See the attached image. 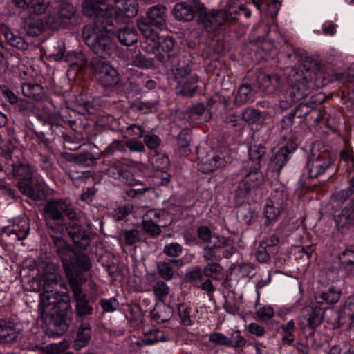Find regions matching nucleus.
<instances>
[{
  "label": "nucleus",
  "instance_id": "f257e3e1",
  "mask_svg": "<svg viewBox=\"0 0 354 354\" xmlns=\"http://www.w3.org/2000/svg\"><path fill=\"white\" fill-rule=\"evenodd\" d=\"M48 270L52 272H45L43 276V292L41 295L40 304L44 310H53L52 315H62L69 308L70 297L66 285L60 282L61 275L58 268L54 265H48Z\"/></svg>",
  "mask_w": 354,
  "mask_h": 354
},
{
  "label": "nucleus",
  "instance_id": "f03ea898",
  "mask_svg": "<svg viewBox=\"0 0 354 354\" xmlns=\"http://www.w3.org/2000/svg\"><path fill=\"white\" fill-rule=\"evenodd\" d=\"M137 26L143 36L140 44L142 49L145 52L154 53L156 58L162 62H168L174 53V39L170 36H159L144 17L138 18Z\"/></svg>",
  "mask_w": 354,
  "mask_h": 354
},
{
  "label": "nucleus",
  "instance_id": "7ed1b4c3",
  "mask_svg": "<svg viewBox=\"0 0 354 354\" xmlns=\"http://www.w3.org/2000/svg\"><path fill=\"white\" fill-rule=\"evenodd\" d=\"M200 10L198 23L207 31H213L226 21H236L237 15L241 12L244 13L246 18L251 15L250 10H248L243 3H239L237 0H229L227 10H212L207 12L204 10L203 4L198 6Z\"/></svg>",
  "mask_w": 354,
  "mask_h": 354
},
{
  "label": "nucleus",
  "instance_id": "20e7f679",
  "mask_svg": "<svg viewBox=\"0 0 354 354\" xmlns=\"http://www.w3.org/2000/svg\"><path fill=\"white\" fill-rule=\"evenodd\" d=\"M82 35L85 43L100 57H109L115 50L111 29L103 24L86 26L82 30Z\"/></svg>",
  "mask_w": 354,
  "mask_h": 354
},
{
  "label": "nucleus",
  "instance_id": "39448f33",
  "mask_svg": "<svg viewBox=\"0 0 354 354\" xmlns=\"http://www.w3.org/2000/svg\"><path fill=\"white\" fill-rule=\"evenodd\" d=\"M53 239L61 257L62 265L64 266L63 257L65 256L68 259V262L73 273V279L78 282L76 279V274L77 272L87 271L91 268V263L90 259L86 255L75 257L74 251L62 237L53 236Z\"/></svg>",
  "mask_w": 354,
  "mask_h": 354
},
{
  "label": "nucleus",
  "instance_id": "423d86ee",
  "mask_svg": "<svg viewBox=\"0 0 354 354\" xmlns=\"http://www.w3.org/2000/svg\"><path fill=\"white\" fill-rule=\"evenodd\" d=\"M63 261L64 270L75 299L77 315L80 317L89 316L92 314L93 308L86 295L82 291L80 284L73 279V273L66 257L64 256Z\"/></svg>",
  "mask_w": 354,
  "mask_h": 354
},
{
  "label": "nucleus",
  "instance_id": "0eeeda50",
  "mask_svg": "<svg viewBox=\"0 0 354 354\" xmlns=\"http://www.w3.org/2000/svg\"><path fill=\"white\" fill-rule=\"evenodd\" d=\"M320 144L313 145L311 154L307 162L308 176L316 178L323 174L331 165V156L325 149L320 150Z\"/></svg>",
  "mask_w": 354,
  "mask_h": 354
},
{
  "label": "nucleus",
  "instance_id": "6e6552de",
  "mask_svg": "<svg viewBox=\"0 0 354 354\" xmlns=\"http://www.w3.org/2000/svg\"><path fill=\"white\" fill-rule=\"evenodd\" d=\"M174 77L177 82V93L192 96L198 88V77L196 74L191 73L190 67L187 65L177 68Z\"/></svg>",
  "mask_w": 354,
  "mask_h": 354
},
{
  "label": "nucleus",
  "instance_id": "1a4fd4ad",
  "mask_svg": "<svg viewBox=\"0 0 354 354\" xmlns=\"http://www.w3.org/2000/svg\"><path fill=\"white\" fill-rule=\"evenodd\" d=\"M171 223V217L164 210H149L144 216L142 226L144 230L151 235H158L160 227H166Z\"/></svg>",
  "mask_w": 354,
  "mask_h": 354
},
{
  "label": "nucleus",
  "instance_id": "9d476101",
  "mask_svg": "<svg viewBox=\"0 0 354 354\" xmlns=\"http://www.w3.org/2000/svg\"><path fill=\"white\" fill-rule=\"evenodd\" d=\"M286 201V195L282 191H275L271 194L263 211L266 225L273 224L277 221L285 207Z\"/></svg>",
  "mask_w": 354,
  "mask_h": 354
},
{
  "label": "nucleus",
  "instance_id": "9b49d317",
  "mask_svg": "<svg viewBox=\"0 0 354 354\" xmlns=\"http://www.w3.org/2000/svg\"><path fill=\"white\" fill-rule=\"evenodd\" d=\"M290 82L292 85L288 90V100L286 104H283L282 103L281 104L285 109L294 102L304 98L309 93L308 82L302 75L298 74L295 71H292V74L290 75Z\"/></svg>",
  "mask_w": 354,
  "mask_h": 354
},
{
  "label": "nucleus",
  "instance_id": "f8f14e48",
  "mask_svg": "<svg viewBox=\"0 0 354 354\" xmlns=\"http://www.w3.org/2000/svg\"><path fill=\"white\" fill-rule=\"evenodd\" d=\"M95 77L104 87H111L119 81L117 71L109 64L98 62L95 66Z\"/></svg>",
  "mask_w": 354,
  "mask_h": 354
},
{
  "label": "nucleus",
  "instance_id": "ddd939ff",
  "mask_svg": "<svg viewBox=\"0 0 354 354\" xmlns=\"http://www.w3.org/2000/svg\"><path fill=\"white\" fill-rule=\"evenodd\" d=\"M35 170L30 165H24V194L34 201L39 200L44 196L43 191L35 182Z\"/></svg>",
  "mask_w": 354,
  "mask_h": 354
},
{
  "label": "nucleus",
  "instance_id": "4468645a",
  "mask_svg": "<svg viewBox=\"0 0 354 354\" xmlns=\"http://www.w3.org/2000/svg\"><path fill=\"white\" fill-rule=\"evenodd\" d=\"M334 222L337 231L343 233L354 226V201L345 205L334 216Z\"/></svg>",
  "mask_w": 354,
  "mask_h": 354
},
{
  "label": "nucleus",
  "instance_id": "2eb2a0df",
  "mask_svg": "<svg viewBox=\"0 0 354 354\" xmlns=\"http://www.w3.org/2000/svg\"><path fill=\"white\" fill-rule=\"evenodd\" d=\"M105 173L115 179H118L122 183L134 186L138 184V180L129 171L124 170L123 161L116 160L111 163Z\"/></svg>",
  "mask_w": 354,
  "mask_h": 354
},
{
  "label": "nucleus",
  "instance_id": "dca6fc26",
  "mask_svg": "<svg viewBox=\"0 0 354 354\" xmlns=\"http://www.w3.org/2000/svg\"><path fill=\"white\" fill-rule=\"evenodd\" d=\"M297 144L294 139H291L286 145L281 147L274 154L269 165V168L272 171L279 172L288 161V156L296 150Z\"/></svg>",
  "mask_w": 354,
  "mask_h": 354
},
{
  "label": "nucleus",
  "instance_id": "f3484780",
  "mask_svg": "<svg viewBox=\"0 0 354 354\" xmlns=\"http://www.w3.org/2000/svg\"><path fill=\"white\" fill-rule=\"evenodd\" d=\"M115 7L109 8L110 15H115V18L122 17H133L138 12V3L136 0H113Z\"/></svg>",
  "mask_w": 354,
  "mask_h": 354
},
{
  "label": "nucleus",
  "instance_id": "a211bd4d",
  "mask_svg": "<svg viewBox=\"0 0 354 354\" xmlns=\"http://www.w3.org/2000/svg\"><path fill=\"white\" fill-rule=\"evenodd\" d=\"M46 211L48 212L53 219L59 221L62 217V211H63L69 218L74 219L75 212L71 205L66 201H50L45 206Z\"/></svg>",
  "mask_w": 354,
  "mask_h": 354
},
{
  "label": "nucleus",
  "instance_id": "6ab92c4d",
  "mask_svg": "<svg viewBox=\"0 0 354 354\" xmlns=\"http://www.w3.org/2000/svg\"><path fill=\"white\" fill-rule=\"evenodd\" d=\"M301 318L306 322L308 328L315 329L324 318V310L317 306H306L301 311Z\"/></svg>",
  "mask_w": 354,
  "mask_h": 354
},
{
  "label": "nucleus",
  "instance_id": "aec40b11",
  "mask_svg": "<svg viewBox=\"0 0 354 354\" xmlns=\"http://www.w3.org/2000/svg\"><path fill=\"white\" fill-rule=\"evenodd\" d=\"M146 15L149 20V22H146L149 24L151 28V26H153L161 28L166 25L167 17V9L161 4H157L149 8ZM145 19L147 21L146 19Z\"/></svg>",
  "mask_w": 354,
  "mask_h": 354
},
{
  "label": "nucleus",
  "instance_id": "412c9836",
  "mask_svg": "<svg viewBox=\"0 0 354 354\" xmlns=\"http://www.w3.org/2000/svg\"><path fill=\"white\" fill-rule=\"evenodd\" d=\"M68 233L74 243L81 248H86L90 243L88 233L75 221L66 227Z\"/></svg>",
  "mask_w": 354,
  "mask_h": 354
},
{
  "label": "nucleus",
  "instance_id": "4be33fe9",
  "mask_svg": "<svg viewBox=\"0 0 354 354\" xmlns=\"http://www.w3.org/2000/svg\"><path fill=\"white\" fill-rule=\"evenodd\" d=\"M149 161L155 169L162 173V180L158 183L162 185H167L170 181V176L166 173L169 167L168 156L165 154L156 153L150 157Z\"/></svg>",
  "mask_w": 354,
  "mask_h": 354
},
{
  "label": "nucleus",
  "instance_id": "5701e85b",
  "mask_svg": "<svg viewBox=\"0 0 354 354\" xmlns=\"http://www.w3.org/2000/svg\"><path fill=\"white\" fill-rule=\"evenodd\" d=\"M263 181V174L258 169L249 172L239 185L241 193H248L250 189L259 186Z\"/></svg>",
  "mask_w": 354,
  "mask_h": 354
},
{
  "label": "nucleus",
  "instance_id": "b1692460",
  "mask_svg": "<svg viewBox=\"0 0 354 354\" xmlns=\"http://www.w3.org/2000/svg\"><path fill=\"white\" fill-rule=\"evenodd\" d=\"M230 158L225 159L223 153L213 156L209 159L202 158L200 164V170L205 174L213 172L214 171L223 167L229 162Z\"/></svg>",
  "mask_w": 354,
  "mask_h": 354
},
{
  "label": "nucleus",
  "instance_id": "393cba45",
  "mask_svg": "<svg viewBox=\"0 0 354 354\" xmlns=\"http://www.w3.org/2000/svg\"><path fill=\"white\" fill-rule=\"evenodd\" d=\"M51 57L56 61L65 59L66 62H69L71 67L77 68V70L83 68L86 66V60L82 53H75V52H68L64 55L62 51L57 54H53Z\"/></svg>",
  "mask_w": 354,
  "mask_h": 354
},
{
  "label": "nucleus",
  "instance_id": "a878e982",
  "mask_svg": "<svg viewBox=\"0 0 354 354\" xmlns=\"http://www.w3.org/2000/svg\"><path fill=\"white\" fill-rule=\"evenodd\" d=\"M167 340V337L162 331L154 329L145 333L136 342V344L138 346H149Z\"/></svg>",
  "mask_w": 354,
  "mask_h": 354
},
{
  "label": "nucleus",
  "instance_id": "bb28decb",
  "mask_svg": "<svg viewBox=\"0 0 354 354\" xmlns=\"http://www.w3.org/2000/svg\"><path fill=\"white\" fill-rule=\"evenodd\" d=\"M172 315L173 310L171 306L163 302L156 304L151 312L152 319L157 323H163L168 321L172 317Z\"/></svg>",
  "mask_w": 354,
  "mask_h": 354
},
{
  "label": "nucleus",
  "instance_id": "cd10ccee",
  "mask_svg": "<svg viewBox=\"0 0 354 354\" xmlns=\"http://www.w3.org/2000/svg\"><path fill=\"white\" fill-rule=\"evenodd\" d=\"M119 41L124 45L131 46L138 40V35L133 24H127L116 33Z\"/></svg>",
  "mask_w": 354,
  "mask_h": 354
},
{
  "label": "nucleus",
  "instance_id": "c85d7f7f",
  "mask_svg": "<svg viewBox=\"0 0 354 354\" xmlns=\"http://www.w3.org/2000/svg\"><path fill=\"white\" fill-rule=\"evenodd\" d=\"M195 11L192 5L180 2L175 5L172 14L178 20L190 21L194 17Z\"/></svg>",
  "mask_w": 354,
  "mask_h": 354
},
{
  "label": "nucleus",
  "instance_id": "c756f323",
  "mask_svg": "<svg viewBox=\"0 0 354 354\" xmlns=\"http://www.w3.org/2000/svg\"><path fill=\"white\" fill-rule=\"evenodd\" d=\"M105 0H84L82 3V12L84 15L92 17L98 16L103 11L102 6Z\"/></svg>",
  "mask_w": 354,
  "mask_h": 354
},
{
  "label": "nucleus",
  "instance_id": "7c9ffc66",
  "mask_svg": "<svg viewBox=\"0 0 354 354\" xmlns=\"http://www.w3.org/2000/svg\"><path fill=\"white\" fill-rule=\"evenodd\" d=\"M17 338V332L12 323L0 321V343L11 342Z\"/></svg>",
  "mask_w": 354,
  "mask_h": 354
},
{
  "label": "nucleus",
  "instance_id": "2f4dec72",
  "mask_svg": "<svg viewBox=\"0 0 354 354\" xmlns=\"http://www.w3.org/2000/svg\"><path fill=\"white\" fill-rule=\"evenodd\" d=\"M91 329L89 324H82L77 334V338L74 344L75 348L80 349L85 346L91 339Z\"/></svg>",
  "mask_w": 354,
  "mask_h": 354
},
{
  "label": "nucleus",
  "instance_id": "473e14b6",
  "mask_svg": "<svg viewBox=\"0 0 354 354\" xmlns=\"http://www.w3.org/2000/svg\"><path fill=\"white\" fill-rule=\"evenodd\" d=\"M28 12L32 15H39L44 13L50 5V0H24Z\"/></svg>",
  "mask_w": 354,
  "mask_h": 354
},
{
  "label": "nucleus",
  "instance_id": "72a5a7b5",
  "mask_svg": "<svg viewBox=\"0 0 354 354\" xmlns=\"http://www.w3.org/2000/svg\"><path fill=\"white\" fill-rule=\"evenodd\" d=\"M304 112V116L310 113L308 106L306 104H300L295 110L294 113H290L286 115L282 121L281 125L283 128H288L293 124L294 116L297 115L298 117L301 118L303 116L302 113Z\"/></svg>",
  "mask_w": 354,
  "mask_h": 354
},
{
  "label": "nucleus",
  "instance_id": "f704fd0d",
  "mask_svg": "<svg viewBox=\"0 0 354 354\" xmlns=\"http://www.w3.org/2000/svg\"><path fill=\"white\" fill-rule=\"evenodd\" d=\"M254 92L250 85L241 86L235 97L234 102L238 105L248 103L252 100Z\"/></svg>",
  "mask_w": 354,
  "mask_h": 354
},
{
  "label": "nucleus",
  "instance_id": "c9c22d12",
  "mask_svg": "<svg viewBox=\"0 0 354 354\" xmlns=\"http://www.w3.org/2000/svg\"><path fill=\"white\" fill-rule=\"evenodd\" d=\"M222 271V267L216 263H208L204 268V274L206 277L218 280L223 277Z\"/></svg>",
  "mask_w": 354,
  "mask_h": 354
},
{
  "label": "nucleus",
  "instance_id": "e433bc0d",
  "mask_svg": "<svg viewBox=\"0 0 354 354\" xmlns=\"http://www.w3.org/2000/svg\"><path fill=\"white\" fill-rule=\"evenodd\" d=\"M153 292L157 299L164 302L169 294V287L163 281H158L153 288Z\"/></svg>",
  "mask_w": 354,
  "mask_h": 354
},
{
  "label": "nucleus",
  "instance_id": "4c0bfd02",
  "mask_svg": "<svg viewBox=\"0 0 354 354\" xmlns=\"http://www.w3.org/2000/svg\"><path fill=\"white\" fill-rule=\"evenodd\" d=\"M192 308L185 304H181L178 306V313L182 323L186 326H190L193 323Z\"/></svg>",
  "mask_w": 354,
  "mask_h": 354
},
{
  "label": "nucleus",
  "instance_id": "58836bf2",
  "mask_svg": "<svg viewBox=\"0 0 354 354\" xmlns=\"http://www.w3.org/2000/svg\"><path fill=\"white\" fill-rule=\"evenodd\" d=\"M340 295L341 292L339 290L335 288H330L321 294L320 298L326 304H335L339 299Z\"/></svg>",
  "mask_w": 354,
  "mask_h": 354
},
{
  "label": "nucleus",
  "instance_id": "ea45409f",
  "mask_svg": "<svg viewBox=\"0 0 354 354\" xmlns=\"http://www.w3.org/2000/svg\"><path fill=\"white\" fill-rule=\"evenodd\" d=\"M131 64L140 68H151L153 66L152 59L146 58L141 54H138L132 57Z\"/></svg>",
  "mask_w": 354,
  "mask_h": 354
},
{
  "label": "nucleus",
  "instance_id": "a19ab883",
  "mask_svg": "<svg viewBox=\"0 0 354 354\" xmlns=\"http://www.w3.org/2000/svg\"><path fill=\"white\" fill-rule=\"evenodd\" d=\"M256 314L260 320L266 322L274 317V310L271 306L264 305L257 308Z\"/></svg>",
  "mask_w": 354,
  "mask_h": 354
},
{
  "label": "nucleus",
  "instance_id": "79ce46f5",
  "mask_svg": "<svg viewBox=\"0 0 354 354\" xmlns=\"http://www.w3.org/2000/svg\"><path fill=\"white\" fill-rule=\"evenodd\" d=\"M160 275L165 280H170L174 275V272L170 263L160 262L157 265Z\"/></svg>",
  "mask_w": 354,
  "mask_h": 354
},
{
  "label": "nucleus",
  "instance_id": "37998d69",
  "mask_svg": "<svg viewBox=\"0 0 354 354\" xmlns=\"http://www.w3.org/2000/svg\"><path fill=\"white\" fill-rule=\"evenodd\" d=\"M265 154V147L261 145L251 146L249 149V156L250 160L258 162Z\"/></svg>",
  "mask_w": 354,
  "mask_h": 354
},
{
  "label": "nucleus",
  "instance_id": "c03bdc74",
  "mask_svg": "<svg viewBox=\"0 0 354 354\" xmlns=\"http://www.w3.org/2000/svg\"><path fill=\"white\" fill-rule=\"evenodd\" d=\"M60 17L62 18V24L66 26L75 19V10L73 6H68L66 8L60 11Z\"/></svg>",
  "mask_w": 354,
  "mask_h": 354
},
{
  "label": "nucleus",
  "instance_id": "a18cd8bd",
  "mask_svg": "<svg viewBox=\"0 0 354 354\" xmlns=\"http://www.w3.org/2000/svg\"><path fill=\"white\" fill-rule=\"evenodd\" d=\"M246 344L245 339L241 335L239 331H236L232 333L230 338V344L228 347L243 348Z\"/></svg>",
  "mask_w": 354,
  "mask_h": 354
},
{
  "label": "nucleus",
  "instance_id": "49530a36",
  "mask_svg": "<svg viewBox=\"0 0 354 354\" xmlns=\"http://www.w3.org/2000/svg\"><path fill=\"white\" fill-rule=\"evenodd\" d=\"M260 118V112L253 109H248L242 113L243 120L248 123H255Z\"/></svg>",
  "mask_w": 354,
  "mask_h": 354
},
{
  "label": "nucleus",
  "instance_id": "de8ad7c7",
  "mask_svg": "<svg viewBox=\"0 0 354 354\" xmlns=\"http://www.w3.org/2000/svg\"><path fill=\"white\" fill-rule=\"evenodd\" d=\"M158 102H140L136 104V108L143 113H152L158 110Z\"/></svg>",
  "mask_w": 354,
  "mask_h": 354
},
{
  "label": "nucleus",
  "instance_id": "09e8293b",
  "mask_svg": "<svg viewBox=\"0 0 354 354\" xmlns=\"http://www.w3.org/2000/svg\"><path fill=\"white\" fill-rule=\"evenodd\" d=\"M163 251L167 256L177 257L182 253V247L177 243H172L166 245Z\"/></svg>",
  "mask_w": 354,
  "mask_h": 354
},
{
  "label": "nucleus",
  "instance_id": "8fccbe9b",
  "mask_svg": "<svg viewBox=\"0 0 354 354\" xmlns=\"http://www.w3.org/2000/svg\"><path fill=\"white\" fill-rule=\"evenodd\" d=\"M209 341L218 345L228 346L230 338L221 333H213L209 335Z\"/></svg>",
  "mask_w": 354,
  "mask_h": 354
},
{
  "label": "nucleus",
  "instance_id": "3c124183",
  "mask_svg": "<svg viewBox=\"0 0 354 354\" xmlns=\"http://www.w3.org/2000/svg\"><path fill=\"white\" fill-rule=\"evenodd\" d=\"M100 304L103 310L106 313L114 312L119 306L118 301L114 297H111L109 299H102Z\"/></svg>",
  "mask_w": 354,
  "mask_h": 354
},
{
  "label": "nucleus",
  "instance_id": "603ef678",
  "mask_svg": "<svg viewBox=\"0 0 354 354\" xmlns=\"http://www.w3.org/2000/svg\"><path fill=\"white\" fill-rule=\"evenodd\" d=\"M187 276L196 286H200L203 281V274L201 269L198 267L194 268L187 273Z\"/></svg>",
  "mask_w": 354,
  "mask_h": 354
},
{
  "label": "nucleus",
  "instance_id": "864d4df0",
  "mask_svg": "<svg viewBox=\"0 0 354 354\" xmlns=\"http://www.w3.org/2000/svg\"><path fill=\"white\" fill-rule=\"evenodd\" d=\"M68 348H69V343L67 341H62L49 344L47 346V351L52 354H58Z\"/></svg>",
  "mask_w": 354,
  "mask_h": 354
},
{
  "label": "nucleus",
  "instance_id": "5fc2aeb1",
  "mask_svg": "<svg viewBox=\"0 0 354 354\" xmlns=\"http://www.w3.org/2000/svg\"><path fill=\"white\" fill-rule=\"evenodd\" d=\"M124 135L125 137L133 139L140 138L143 136V131L139 126L133 124L127 128Z\"/></svg>",
  "mask_w": 354,
  "mask_h": 354
},
{
  "label": "nucleus",
  "instance_id": "6e6d98bb",
  "mask_svg": "<svg viewBox=\"0 0 354 354\" xmlns=\"http://www.w3.org/2000/svg\"><path fill=\"white\" fill-rule=\"evenodd\" d=\"M207 111L203 105H198L192 108L189 111V116L192 120L202 122L203 120V115L206 114Z\"/></svg>",
  "mask_w": 354,
  "mask_h": 354
},
{
  "label": "nucleus",
  "instance_id": "4d7b16f0",
  "mask_svg": "<svg viewBox=\"0 0 354 354\" xmlns=\"http://www.w3.org/2000/svg\"><path fill=\"white\" fill-rule=\"evenodd\" d=\"M133 210V206L131 204L125 205L115 209L114 217L117 220H121L129 215Z\"/></svg>",
  "mask_w": 354,
  "mask_h": 354
},
{
  "label": "nucleus",
  "instance_id": "13d9d810",
  "mask_svg": "<svg viewBox=\"0 0 354 354\" xmlns=\"http://www.w3.org/2000/svg\"><path fill=\"white\" fill-rule=\"evenodd\" d=\"M126 145L132 152H141L145 149L144 145L136 139L129 138L127 141Z\"/></svg>",
  "mask_w": 354,
  "mask_h": 354
},
{
  "label": "nucleus",
  "instance_id": "bf43d9fd",
  "mask_svg": "<svg viewBox=\"0 0 354 354\" xmlns=\"http://www.w3.org/2000/svg\"><path fill=\"white\" fill-rule=\"evenodd\" d=\"M354 189L351 186L346 189H342L333 194V198L335 201L342 202L348 199L353 193Z\"/></svg>",
  "mask_w": 354,
  "mask_h": 354
},
{
  "label": "nucleus",
  "instance_id": "052dcab7",
  "mask_svg": "<svg viewBox=\"0 0 354 354\" xmlns=\"http://www.w3.org/2000/svg\"><path fill=\"white\" fill-rule=\"evenodd\" d=\"M214 247H205L203 251V257L207 261H218L221 259V256L215 252Z\"/></svg>",
  "mask_w": 354,
  "mask_h": 354
},
{
  "label": "nucleus",
  "instance_id": "680f3d73",
  "mask_svg": "<svg viewBox=\"0 0 354 354\" xmlns=\"http://www.w3.org/2000/svg\"><path fill=\"white\" fill-rule=\"evenodd\" d=\"M5 37L12 46L15 47L17 49H21L22 38L21 37H17L11 32H6Z\"/></svg>",
  "mask_w": 354,
  "mask_h": 354
},
{
  "label": "nucleus",
  "instance_id": "e2e57ef3",
  "mask_svg": "<svg viewBox=\"0 0 354 354\" xmlns=\"http://www.w3.org/2000/svg\"><path fill=\"white\" fill-rule=\"evenodd\" d=\"M265 84L267 85L265 86L266 88H268L270 86H272L273 88H278L280 84V78L277 75H272V76H264L263 78Z\"/></svg>",
  "mask_w": 354,
  "mask_h": 354
},
{
  "label": "nucleus",
  "instance_id": "0e129e2a",
  "mask_svg": "<svg viewBox=\"0 0 354 354\" xmlns=\"http://www.w3.org/2000/svg\"><path fill=\"white\" fill-rule=\"evenodd\" d=\"M197 234L198 238L205 242H209L213 237L210 230L206 226L199 227L197 230Z\"/></svg>",
  "mask_w": 354,
  "mask_h": 354
},
{
  "label": "nucleus",
  "instance_id": "69168bd1",
  "mask_svg": "<svg viewBox=\"0 0 354 354\" xmlns=\"http://www.w3.org/2000/svg\"><path fill=\"white\" fill-rule=\"evenodd\" d=\"M209 243L215 249H221L229 244V239L225 237L213 236Z\"/></svg>",
  "mask_w": 354,
  "mask_h": 354
},
{
  "label": "nucleus",
  "instance_id": "338daca9",
  "mask_svg": "<svg viewBox=\"0 0 354 354\" xmlns=\"http://www.w3.org/2000/svg\"><path fill=\"white\" fill-rule=\"evenodd\" d=\"M144 140L146 145L150 149L156 148L160 143V139L156 135L146 136Z\"/></svg>",
  "mask_w": 354,
  "mask_h": 354
},
{
  "label": "nucleus",
  "instance_id": "774afa93",
  "mask_svg": "<svg viewBox=\"0 0 354 354\" xmlns=\"http://www.w3.org/2000/svg\"><path fill=\"white\" fill-rule=\"evenodd\" d=\"M256 258L261 263L266 262L269 259V254L266 249V246L261 243L257 250Z\"/></svg>",
  "mask_w": 354,
  "mask_h": 354
}]
</instances>
